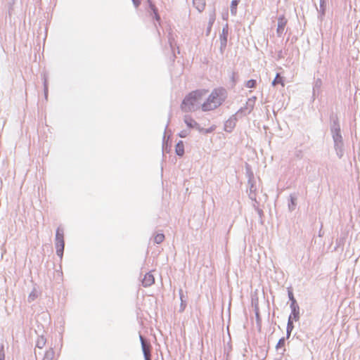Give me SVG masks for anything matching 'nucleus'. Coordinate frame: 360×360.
<instances>
[{
    "mask_svg": "<svg viewBox=\"0 0 360 360\" xmlns=\"http://www.w3.org/2000/svg\"><path fill=\"white\" fill-rule=\"evenodd\" d=\"M205 93L204 89H197L188 93L181 103V110L184 112H191L202 108L201 100Z\"/></svg>",
    "mask_w": 360,
    "mask_h": 360,
    "instance_id": "nucleus-1",
    "label": "nucleus"
},
{
    "mask_svg": "<svg viewBox=\"0 0 360 360\" xmlns=\"http://www.w3.org/2000/svg\"><path fill=\"white\" fill-rule=\"evenodd\" d=\"M226 97L227 93L225 89H214L207 100L202 104V110L206 112L216 109L223 103Z\"/></svg>",
    "mask_w": 360,
    "mask_h": 360,
    "instance_id": "nucleus-2",
    "label": "nucleus"
},
{
    "mask_svg": "<svg viewBox=\"0 0 360 360\" xmlns=\"http://www.w3.org/2000/svg\"><path fill=\"white\" fill-rule=\"evenodd\" d=\"M55 247L56 249V255L61 259L63 256L65 248L64 230L61 227H58L56 231Z\"/></svg>",
    "mask_w": 360,
    "mask_h": 360,
    "instance_id": "nucleus-3",
    "label": "nucleus"
},
{
    "mask_svg": "<svg viewBox=\"0 0 360 360\" xmlns=\"http://www.w3.org/2000/svg\"><path fill=\"white\" fill-rule=\"evenodd\" d=\"M334 143V149L336 155L339 158H342L344 155V141L342 136V133L335 132L330 134Z\"/></svg>",
    "mask_w": 360,
    "mask_h": 360,
    "instance_id": "nucleus-4",
    "label": "nucleus"
},
{
    "mask_svg": "<svg viewBox=\"0 0 360 360\" xmlns=\"http://www.w3.org/2000/svg\"><path fill=\"white\" fill-rule=\"evenodd\" d=\"M329 118L330 134L340 132L341 127L338 115L334 112H331Z\"/></svg>",
    "mask_w": 360,
    "mask_h": 360,
    "instance_id": "nucleus-5",
    "label": "nucleus"
},
{
    "mask_svg": "<svg viewBox=\"0 0 360 360\" xmlns=\"http://www.w3.org/2000/svg\"><path fill=\"white\" fill-rule=\"evenodd\" d=\"M184 122L190 129H195L199 132H202L203 130V128L190 115L184 116Z\"/></svg>",
    "mask_w": 360,
    "mask_h": 360,
    "instance_id": "nucleus-6",
    "label": "nucleus"
},
{
    "mask_svg": "<svg viewBox=\"0 0 360 360\" xmlns=\"http://www.w3.org/2000/svg\"><path fill=\"white\" fill-rule=\"evenodd\" d=\"M288 20L285 18L284 15H281L278 18V24L276 29V34L278 37L283 36L285 32V27L287 25Z\"/></svg>",
    "mask_w": 360,
    "mask_h": 360,
    "instance_id": "nucleus-7",
    "label": "nucleus"
},
{
    "mask_svg": "<svg viewBox=\"0 0 360 360\" xmlns=\"http://www.w3.org/2000/svg\"><path fill=\"white\" fill-rule=\"evenodd\" d=\"M238 115L234 114L233 115L229 120H227L224 123V130L226 132H231L234 127H236L237 122V116Z\"/></svg>",
    "mask_w": 360,
    "mask_h": 360,
    "instance_id": "nucleus-8",
    "label": "nucleus"
},
{
    "mask_svg": "<svg viewBox=\"0 0 360 360\" xmlns=\"http://www.w3.org/2000/svg\"><path fill=\"white\" fill-rule=\"evenodd\" d=\"M255 106V103L250 101L249 100L247 101L245 106L240 108L237 112L236 115H247L250 114L252 110H253Z\"/></svg>",
    "mask_w": 360,
    "mask_h": 360,
    "instance_id": "nucleus-9",
    "label": "nucleus"
},
{
    "mask_svg": "<svg viewBox=\"0 0 360 360\" xmlns=\"http://www.w3.org/2000/svg\"><path fill=\"white\" fill-rule=\"evenodd\" d=\"M290 307L291 309V313L289 316V317H291V319L294 320L295 321H297L300 319V307L297 303L295 304L292 302V304H290Z\"/></svg>",
    "mask_w": 360,
    "mask_h": 360,
    "instance_id": "nucleus-10",
    "label": "nucleus"
},
{
    "mask_svg": "<svg viewBox=\"0 0 360 360\" xmlns=\"http://www.w3.org/2000/svg\"><path fill=\"white\" fill-rule=\"evenodd\" d=\"M322 86V81L321 79L318 78L315 80L313 89H312V99L315 100L316 97H317L321 93V87Z\"/></svg>",
    "mask_w": 360,
    "mask_h": 360,
    "instance_id": "nucleus-11",
    "label": "nucleus"
},
{
    "mask_svg": "<svg viewBox=\"0 0 360 360\" xmlns=\"http://www.w3.org/2000/svg\"><path fill=\"white\" fill-rule=\"evenodd\" d=\"M154 282L155 278L153 275L150 272H148L144 275V277L142 279V285L145 288H147L153 285Z\"/></svg>",
    "mask_w": 360,
    "mask_h": 360,
    "instance_id": "nucleus-12",
    "label": "nucleus"
},
{
    "mask_svg": "<svg viewBox=\"0 0 360 360\" xmlns=\"http://www.w3.org/2000/svg\"><path fill=\"white\" fill-rule=\"evenodd\" d=\"M150 348H151V345L149 342L148 343H143L142 342L141 349H142V352H143L145 360H151Z\"/></svg>",
    "mask_w": 360,
    "mask_h": 360,
    "instance_id": "nucleus-13",
    "label": "nucleus"
},
{
    "mask_svg": "<svg viewBox=\"0 0 360 360\" xmlns=\"http://www.w3.org/2000/svg\"><path fill=\"white\" fill-rule=\"evenodd\" d=\"M248 184H250L249 188V198L252 200L255 201L256 203H257V201L256 200V186L252 183L251 179L248 180Z\"/></svg>",
    "mask_w": 360,
    "mask_h": 360,
    "instance_id": "nucleus-14",
    "label": "nucleus"
},
{
    "mask_svg": "<svg viewBox=\"0 0 360 360\" xmlns=\"http://www.w3.org/2000/svg\"><path fill=\"white\" fill-rule=\"evenodd\" d=\"M179 298L181 300L180 307H179V312H183L186 307V302H187V297L184 296V291L182 289H179Z\"/></svg>",
    "mask_w": 360,
    "mask_h": 360,
    "instance_id": "nucleus-15",
    "label": "nucleus"
},
{
    "mask_svg": "<svg viewBox=\"0 0 360 360\" xmlns=\"http://www.w3.org/2000/svg\"><path fill=\"white\" fill-rule=\"evenodd\" d=\"M326 9V0H320L319 2V9L318 10L319 13V18L321 20L323 19V17L325 15Z\"/></svg>",
    "mask_w": 360,
    "mask_h": 360,
    "instance_id": "nucleus-16",
    "label": "nucleus"
},
{
    "mask_svg": "<svg viewBox=\"0 0 360 360\" xmlns=\"http://www.w3.org/2000/svg\"><path fill=\"white\" fill-rule=\"evenodd\" d=\"M176 155L182 157L184 155V145L182 141H179L175 146Z\"/></svg>",
    "mask_w": 360,
    "mask_h": 360,
    "instance_id": "nucleus-17",
    "label": "nucleus"
},
{
    "mask_svg": "<svg viewBox=\"0 0 360 360\" xmlns=\"http://www.w3.org/2000/svg\"><path fill=\"white\" fill-rule=\"evenodd\" d=\"M297 195L295 194H290L288 201V208L290 211L295 210L297 205Z\"/></svg>",
    "mask_w": 360,
    "mask_h": 360,
    "instance_id": "nucleus-18",
    "label": "nucleus"
},
{
    "mask_svg": "<svg viewBox=\"0 0 360 360\" xmlns=\"http://www.w3.org/2000/svg\"><path fill=\"white\" fill-rule=\"evenodd\" d=\"M193 4L200 13L205 8V0H193Z\"/></svg>",
    "mask_w": 360,
    "mask_h": 360,
    "instance_id": "nucleus-19",
    "label": "nucleus"
},
{
    "mask_svg": "<svg viewBox=\"0 0 360 360\" xmlns=\"http://www.w3.org/2000/svg\"><path fill=\"white\" fill-rule=\"evenodd\" d=\"M293 321L291 317H288L287 327H286V339L290 337V334L294 328Z\"/></svg>",
    "mask_w": 360,
    "mask_h": 360,
    "instance_id": "nucleus-20",
    "label": "nucleus"
},
{
    "mask_svg": "<svg viewBox=\"0 0 360 360\" xmlns=\"http://www.w3.org/2000/svg\"><path fill=\"white\" fill-rule=\"evenodd\" d=\"M240 3V0H233L231 3L230 11L231 15H235L237 13V6Z\"/></svg>",
    "mask_w": 360,
    "mask_h": 360,
    "instance_id": "nucleus-21",
    "label": "nucleus"
},
{
    "mask_svg": "<svg viewBox=\"0 0 360 360\" xmlns=\"http://www.w3.org/2000/svg\"><path fill=\"white\" fill-rule=\"evenodd\" d=\"M148 4H149V7L151 9V11H153V13H154V17L155 18L156 20H160V17L158 13V9L157 8L155 7V6L153 4V2L150 1V0H148Z\"/></svg>",
    "mask_w": 360,
    "mask_h": 360,
    "instance_id": "nucleus-22",
    "label": "nucleus"
},
{
    "mask_svg": "<svg viewBox=\"0 0 360 360\" xmlns=\"http://www.w3.org/2000/svg\"><path fill=\"white\" fill-rule=\"evenodd\" d=\"M46 339L43 336H39L36 341V347L42 349L46 345Z\"/></svg>",
    "mask_w": 360,
    "mask_h": 360,
    "instance_id": "nucleus-23",
    "label": "nucleus"
},
{
    "mask_svg": "<svg viewBox=\"0 0 360 360\" xmlns=\"http://www.w3.org/2000/svg\"><path fill=\"white\" fill-rule=\"evenodd\" d=\"M54 355L55 352L53 348H51L46 352L42 360H53L54 358Z\"/></svg>",
    "mask_w": 360,
    "mask_h": 360,
    "instance_id": "nucleus-24",
    "label": "nucleus"
},
{
    "mask_svg": "<svg viewBox=\"0 0 360 360\" xmlns=\"http://www.w3.org/2000/svg\"><path fill=\"white\" fill-rule=\"evenodd\" d=\"M229 34V25L226 23L222 28L221 33L219 35V40L220 39H227Z\"/></svg>",
    "mask_w": 360,
    "mask_h": 360,
    "instance_id": "nucleus-25",
    "label": "nucleus"
},
{
    "mask_svg": "<svg viewBox=\"0 0 360 360\" xmlns=\"http://www.w3.org/2000/svg\"><path fill=\"white\" fill-rule=\"evenodd\" d=\"M278 84H281L283 86H284L283 78L282 77H280L278 73L276 74V77L271 82V84L274 86L277 85Z\"/></svg>",
    "mask_w": 360,
    "mask_h": 360,
    "instance_id": "nucleus-26",
    "label": "nucleus"
},
{
    "mask_svg": "<svg viewBox=\"0 0 360 360\" xmlns=\"http://www.w3.org/2000/svg\"><path fill=\"white\" fill-rule=\"evenodd\" d=\"M214 20H215L214 15H210V18H209L208 26L207 28V35H208L210 34Z\"/></svg>",
    "mask_w": 360,
    "mask_h": 360,
    "instance_id": "nucleus-27",
    "label": "nucleus"
},
{
    "mask_svg": "<svg viewBox=\"0 0 360 360\" xmlns=\"http://www.w3.org/2000/svg\"><path fill=\"white\" fill-rule=\"evenodd\" d=\"M165 239L163 233H157L154 237V242L157 244L161 243Z\"/></svg>",
    "mask_w": 360,
    "mask_h": 360,
    "instance_id": "nucleus-28",
    "label": "nucleus"
},
{
    "mask_svg": "<svg viewBox=\"0 0 360 360\" xmlns=\"http://www.w3.org/2000/svg\"><path fill=\"white\" fill-rule=\"evenodd\" d=\"M257 85V81L255 79H251L246 82L245 86L247 88H255Z\"/></svg>",
    "mask_w": 360,
    "mask_h": 360,
    "instance_id": "nucleus-29",
    "label": "nucleus"
},
{
    "mask_svg": "<svg viewBox=\"0 0 360 360\" xmlns=\"http://www.w3.org/2000/svg\"><path fill=\"white\" fill-rule=\"evenodd\" d=\"M288 295L289 300L290 301V304H292V302L295 304L297 303V300H295V298L294 297L292 290L291 289H288Z\"/></svg>",
    "mask_w": 360,
    "mask_h": 360,
    "instance_id": "nucleus-30",
    "label": "nucleus"
},
{
    "mask_svg": "<svg viewBox=\"0 0 360 360\" xmlns=\"http://www.w3.org/2000/svg\"><path fill=\"white\" fill-rule=\"evenodd\" d=\"M285 338H286L283 337L281 339H279V340L277 342V345L276 346L277 350H278L280 348H282V347H284L285 342Z\"/></svg>",
    "mask_w": 360,
    "mask_h": 360,
    "instance_id": "nucleus-31",
    "label": "nucleus"
},
{
    "mask_svg": "<svg viewBox=\"0 0 360 360\" xmlns=\"http://www.w3.org/2000/svg\"><path fill=\"white\" fill-rule=\"evenodd\" d=\"M44 97L46 99L48 98V84H47V79L44 77Z\"/></svg>",
    "mask_w": 360,
    "mask_h": 360,
    "instance_id": "nucleus-32",
    "label": "nucleus"
},
{
    "mask_svg": "<svg viewBox=\"0 0 360 360\" xmlns=\"http://www.w3.org/2000/svg\"><path fill=\"white\" fill-rule=\"evenodd\" d=\"M227 44V39H220V51L222 53L226 49Z\"/></svg>",
    "mask_w": 360,
    "mask_h": 360,
    "instance_id": "nucleus-33",
    "label": "nucleus"
},
{
    "mask_svg": "<svg viewBox=\"0 0 360 360\" xmlns=\"http://www.w3.org/2000/svg\"><path fill=\"white\" fill-rule=\"evenodd\" d=\"M0 360H5L4 346L3 344L0 345Z\"/></svg>",
    "mask_w": 360,
    "mask_h": 360,
    "instance_id": "nucleus-34",
    "label": "nucleus"
},
{
    "mask_svg": "<svg viewBox=\"0 0 360 360\" xmlns=\"http://www.w3.org/2000/svg\"><path fill=\"white\" fill-rule=\"evenodd\" d=\"M231 80L233 83V86H235L237 82V74L236 72H231Z\"/></svg>",
    "mask_w": 360,
    "mask_h": 360,
    "instance_id": "nucleus-35",
    "label": "nucleus"
},
{
    "mask_svg": "<svg viewBox=\"0 0 360 360\" xmlns=\"http://www.w3.org/2000/svg\"><path fill=\"white\" fill-rule=\"evenodd\" d=\"M189 134V131L186 129L181 131L178 136L181 138H186Z\"/></svg>",
    "mask_w": 360,
    "mask_h": 360,
    "instance_id": "nucleus-36",
    "label": "nucleus"
},
{
    "mask_svg": "<svg viewBox=\"0 0 360 360\" xmlns=\"http://www.w3.org/2000/svg\"><path fill=\"white\" fill-rule=\"evenodd\" d=\"M214 127H210V128H207V129H204L203 128V130L201 133H203V134H210V133H212L213 131H214Z\"/></svg>",
    "mask_w": 360,
    "mask_h": 360,
    "instance_id": "nucleus-37",
    "label": "nucleus"
},
{
    "mask_svg": "<svg viewBox=\"0 0 360 360\" xmlns=\"http://www.w3.org/2000/svg\"><path fill=\"white\" fill-rule=\"evenodd\" d=\"M169 120H170V117H169ZM169 122V120H168V122H167V125L165 127V134H164L163 139H162L163 150H165V139H166L165 133H166V129L168 127Z\"/></svg>",
    "mask_w": 360,
    "mask_h": 360,
    "instance_id": "nucleus-38",
    "label": "nucleus"
},
{
    "mask_svg": "<svg viewBox=\"0 0 360 360\" xmlns=\"http://www.w3.org/2000/svg\"><path fill=\"white\" fill-rule=\"evenodd\" d=\"M135 8H138L141 4V0H131Z\"/></svg>",
    "mask_w": 360,
    "mask_h": 360,
    "instance_id": "nucleus-39",
    "label": "nucleus"
},
{
    "mask_svg": "<svg viewBox=\"0 0 360 360\" xmlns=\"http://www.w3.org/2000/svg\"><path fill=\"white\" fill-rule=\"evenodd\" d=\"M256 212H257V214L259 216V217L262 218L263 214H264V212H263L262 210H261L259 207H256Z\"/></svg>",
    "mask_w": 360,
    "mask_h": 360,
    "instance_id": "nucleus-40",
    "label": "nucleus"
},
{
    "mask_svg": "<svg viewBox=\"0 0 360 360\" xmlns=\"http://www.w3.org/2000/svg\"><path fill=\"white\" fill-rule=\"evenodd\" d=\"M248 100H249L250 101L254 103L255 104V101L257 100V97L256 96H252L251 98H249Z\"/></svg>",
    "mask_w": 360,
    "mask_h": 360,
    "instance_id": "nucleus-41",
    "label": "nucleus"
},
{
    "mask_svg": "<svg viewBox=\"0 0 360 360\" xmlns=\"http://www.w3.org/2000/svg\"><path fill=\"white\" fill-rule=\"evenodd\" d=\"M139 338H140V342H141V345H142V342L143 343H146L145 340H144V338H143V337L141 334H139Z\"/></svg>",
    "mask_w": 360,
    "mask_h": 360,
    "instance_id": "nucleus-42",
    "label": "nucleus"
},
{
    "mask_svg": "<svg viewBox=\"0 0 360 360\" xmlns=\"http://www.w3.org/2000/svg\"><path fill=\"white\" fill-rule=\"evenodd\" d=\"M258 204H259V202H257V203H256V202H255V203L253 204V207L255 208V210H256V207H258V205H257Z\"/></svg>",
    "mask_w": 360,
    "mask_h": 360,
    "instance_id": "nucleus-43",
    "label": "nucleus"
},
{
    "mask_svg": "<svg viewBox=\"0 0 360 360\" xmlns=\"http://www.w3.org/2000/svg\"><path fill=\"white\" fill-rule=\"evenodd\" d=\"M169 41L170 46L172 49V42L170 39H169Z\"/></svg>",
    "mask_w": 360,
    "mask_h": 360,
    "instance_id": "nucleus-44",
    "label": "nucleus"
},
{
    "mask_svg": "<svg viewBox=\"0 0 360 360\" xmlns=\"http://www.w3.org/2000/svg\"><path fill=\"white\" fill-rule=\"evenodd\" d=\"M282 51H281L278 53V56L281 57Z\"/></svg>",
    "mask_w": 360,
    "mask_h": 360,
    "instance_id": "nucleus-45",
    "label": "nucleus"
}]
</instances>
